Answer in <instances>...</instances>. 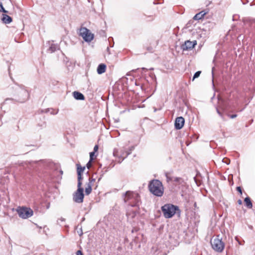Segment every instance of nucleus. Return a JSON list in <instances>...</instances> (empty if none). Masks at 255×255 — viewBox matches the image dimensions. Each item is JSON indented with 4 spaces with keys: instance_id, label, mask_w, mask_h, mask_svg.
Masks as SVG:
<instances>
[{
    "instance_id": "a211bd4d",
    "label": "nucleus",
    "mask_w": 255,
    "mask_h": 255,
    "mask_svg": "<svg viewBox=\"0 0 255 255\" xmlns=\"http://www.w3.org/2000/svg\"><path fill=\"white\" fill-rule=\"evenodd\" d=\"M244 201H245L246 206L248 208L251 209L252 208V207H253L252 203L251 201L250 198L249 197L245 198Z\"/></svg>"
},
{
    "instance_id": "7c9ffc66",
    "label": "nucleus",
    "mask_w": 255,
    "mask_h": 255,
    "mask_svg": "<svg viewBox=\"0 0 255 255\" xmlns=\"http://www.w3.org/2000/svg\"><path fill=\"white\" fill-rule=\"evenodd\" d=\"M76 255H83L82 252L79 250L76 252Z\"/></svg>"
},
{
    "instance_id": "bb28decb",
    "label": "nucleus",
    "mask_w": 255,
    "mask_h": 255,
    "mask_svg": "<svg viewBox=\"0 0 255 255\" xmlns=\"http://www.w3.org/2000/svg\"><path fill=\"white\" fill-rule=\"evenodd\" d=\"M216 110H217V112L218 113V114L221 117H223V114H222V113L220 111L219 108H216Z\"/></svg>"
},
{
    "instance_id": "9b49d317",
    "label": "nucleus",
    "mask_w": 255,
    "mask_h": 255,
    "mask_svg": "<svg viewBox=\"0 0 255 255\" xmlns=\"http://www.w3.org/2000/svg\"><path fill=\"white\" fill-rule=\"evenodd\" d=\"M196 44L197 42L195 40L193 41L187 40L181 46V48L183 51L191 50L194 47Z\"/></svg>"
},
{
    "instance_id": "f8f14e48",
    "label": "nucleus",
    "mask_w": 255,
    "mask_h": 255,
    "mask_svg": "<svg viewBox=\"0 0 255 255\" xmlns=\"http://www.w3.org/2000/svg\"><path fill=\"white\" fill-rule=\"evenodd\" d=\"M184 119L182 117H178L176 119L175 122V127L177 129L182 128L184 124Z\"/></svg>"
},
{
    "instance_id": "423d86ee",
    "label": "nucleus",
    "mask_w": 255,
    "mask_h": 255,
    "mask_svg": "<svg viewBox=\"0 0 255 255\" xmlns=\"http://www.w3.org/2000/svg\"><path fill=\"white\" fill-rule=\"evenodd\" d=\"M17 213L19 217L22 219H27L33 215V212L29 208L22 207H18L16 210Z\"/></svg>"
},
{
    "instance_id": "f03ea898",
    "label": "nucleus",
    "mask_w": 255,
    "mask_h": 255,
    "mask_svg": "<svg viewBox=\"0 0 255 255\" xmlns=\"http://www.w3.org/2000/svg\"><path fill=\"white\" fill-rule=\"evenodd\" d=\"M15 93L14 94L15 98H7L6 99L2 105L7 103L8 101H11V102H19L23 103L26 101L28 98V92L23 89L19 87H16L15 89Z\"/></svg>"
},
{
    "instance_id": "6e6552de",
    "label": "nucleus",
    "mask_w": 255,
    "mask_h": 255,
    "mask_svg": "<svg viewBox=\"0 0 255 255\" xmlns=\"http://www.w3.org/2000/svg\"><path fill=\"white\" fill-rule=\"evenodd\" d=\"M80 35L87 42H91L94 38V35L86 27L80 28Z\"/></svg>"
},
{
    "instance_id": "9d476101",
    "label": "nucleus",
    "mask_w": 255,
    "mask_h": 255,
    "mask_svg": "<svg viewBox=\"0 0 255 255\" xmlns=\"http://www.w3.org/2000/svg\"><path fill=\"white\" fill-rule=\"evenodd\" d=\"M139 206L131 207H129L127 213V216L128 217V219H133L137 214L139 213Z\"/></svg>"
},
{
    "instance_id": "cd10ccee",
    "label": "nucleus",
    "mask_w": 255,
    "mask_h": 255,
    "mask_svg": "<svg viewBox=\"0 0 255 255\" xmlns=\"http://www.w3.org/2000/svg\"><path fill=\"white\" fill-rule=\"evenodd\" d=\"M91 161H90V160H89V161L88 162V163L87 164V167L89 169L91 166Z\"/></svg>"
},
{
    "instance_id": "dca6fc26",
    "label": "nucleus",
    "mask_w": 255,
    "mask_h": 255,
    "mask_svg": "<svg viewBox=\"0 0 255 255\" xmlns=\"http://www.w3.org/2000/svg\"><path fill=\"white\" fill-rule=\"evenodd\" d=\"M73 95L75 99H76V100H84V95L79 92H77V91H75L73 93Z\"/></svg>"
},
{
    "instance_id": "aec40b11",
    "label": "nucleus",
    "mask_w": 255,
    "mask_h": 255,
    "mask_svg": "<svg viewBox=\"0 0 255 255\" xmlns=\"http://www.w3.org/2000/svg\"><path fill=\"white\" fill-rule=\"evenodd\" d=\"M59 49V46L58 45H56V44H52L51 45V46H50L48 50L51 52V53H52V52H55L56 50L58 49Z\"/></svg>"
},
{
    "instance_id": "393cba45",
    "label": "nucleus",
    "mask_w": 255,
    "mask_h": 255,
    "mask_svg": "<svg viewBox=\"0 0 255 255\" xmlns=\"http://www.w3.org/2000/svg\"><path fill=\"white\" fill-rule=\"evenodd\" d=\"M95 182V179L93 178V177L89 178V182L88 183H91V185H93V184L94 182Z\"/></svg>"
},
{
    "instance_id": "0eeeda50",
    "label": "nucleus",
    "mask_w": 255,
    "mask_h": 255,
    "mask_svg": "<svg viewBox=\"0 0 255 255\" xmlns=\"http://www.w3.org/2000/svg\"><path fill=\"white\" fill-rule=\"evenodd\" d=\"M82 182H78V189L73 196V200L76 203H81L83 201L84 195L83 188L81 187Z\"/></svg>"
},
{
    "instance_id": "f257e3e1",
    "label": "nucleus",
    "mask_w": 255,
    "mask_h": 255,
    "mask_svg": "<svg viewBox=\"0 0 255 255\" xmlns=\"http://www.w3.org/2000/svg\"><path fill=\"white\" fill-rule=\"evenodd\" d=\"M122 197L124 202L127 203L129 207L140 206L141 201L138 193L133 191H128L123 194Z\"/></svg>"
},
{
    "instance_id": "5701e85b",
    "label": "nucleus",
    "mask_w": 255,
    "mask_h": 255,
    "mask_svg": "<svg viewBox=\"0 0 255 255\" xmlns=\"http://www.w3.org/2000/svg\"><path fill=\"white\" fill-rule=\"evenodd\" d=\"M166 177L167 179V181L169 182L170 181H173V177H170L167 173H166Z\"/></svg>"
},
{
    "instance_id": "c756f323",
    "label": "nucleus",
    "mask_w": 255,
    "mask_h": 255,
    "mask_svg": "<svg viewBox=\"0 0 255 255\" xmlns=\"http://www.w3.org/2000/svg\"><path fill=\"white\" fill-rule=\"evenodd\" d=\"M98 149V145H96L94 147V152H96Z\"/></svg>"
},
{
    "instance_id": "b1692460",
    "label": "nucleus",
    "mask_w": 255,
    "mask_h": 255,
    "mask_svg": "<svg viewBox=\"0 0 255 255\" xmlns=\"http://www.w3.org/2000/svg\"><path fill=\"white\" fill-rule=\"evenodd\" d=\"M182 179L179 177H173V181L177 182H180Z\"/></svg>"
},
{
    "instance_id": "412c9836",
    "label": "nucleus",
    "mask_w": 255,
    "mask_h": 255,
    "mask_svg": "<svg viewBox=\"0 0 255 255\" xmlns=\"http://www.w3.org/2000/svg\"><path fill=\"white\" fill-rule=\"evenodd\" d=\"M201 73V71H199L196 72L194 75L193 80H194L195 78H198L200 76Z\"/></svg>"
},
{
    "instance_id": "6ab92c4d",
    "label": "nucleus",
    "mask_w": 255,
    "mask_h": 255,
    "mask_svg": "<svg viewBox=\"0 0 255 255\" xmlns=\"http://www.w3.org/2000/svg\"><path fill=\"white\" fill-rule=\"evenodd\" d=\"M92 187L91 183H87V186L85 188V193L86 195H89L92 192Z\"/></svg>"
},
{
    "instance_id": "20e7f679",
    "label": "nucleus",
    "mask_w": 255,
    "mask_h": 255,
    "mask_svg": "<svg viewBox=\"0 0 255 255\" xmlns=\"http://www.w3.org/2000/svg\"><path fill=\"white\" fill-rule=\"evenodd\" d=\"M161 210L165 218H170L175 215L177 211L179 210V208L177 206L167 204L161 207Z\"/></svg>"
},
{
    "instance_id": "a878e982",
    "label": "nucleus",
    "mask_w": 255,
    "mask_h": 255,
    "mask_svg": "<svg viewBox=\"0 0 255 255\" xmlns=\"http://www.w3.org/2000/svg\"><path fill=\"white\" fill-rule=\"evenodd\" d=\"M95 154V152L93 151V152H91L90 153V161H92L93 160V156Z\"/></svg>"
},
{
    "instance_id": "72a5a7b5",
    "label": "nucleus",
    "mask_w": 255,
    "mask_h": 255,
    "mask_svg": "<svg viewBox=\"0 0 255 255\" xmlns=\"http://www.w3.org/2000/svg\"><path fill=\"white\" fill-rule=\"evenodd\" d=\"M64 219H61V221H64Z\"/></svg>"
},
{
    "instance_id": "c85d7f7f",
    "label": "nucleus",
    "mask_w": 255,
    "mask_h": 255,
    "mask_svg": "<svg viewBox=\"0 0 255 255\" xmlns=\"http://www.w3.org/2000/svg\"><path fill=\"white\" fill-rule=\"evenodd\" d=\"M237 190L239 192H240V193L241 194H242V189H241V188L240 187H237Z\"/></svg>"
},
{
    "instance_id": "7ed1b4c3",
    "label": "nucleus",
    "mask_w": 255,
    "mask_h": 255,
    "mask_svg": "<svg viewBox=\"0 0 255 255\" xmlns=\"http://www.w3.org/2000/svg\"><path fill=\"white\" fill-rule=\"evenodd\" d=\"M150 192L154 195L161 197L164 192V187L161 182L158 180H152L148 185Z\"/></svg>"
},
{
    "instance_id": "2eb2a0df",
    "label": "nucleus",
    "mask_w": 255,
    "mask_h": 255,
    "mask_svg": "<svg viewBox=\"0 0 255 255\" xmlns=\"http://www.w3.org/2000/svg\"><path fill=\"white\" fill-rule=\"evenodd\" d=\"M2 21L5 24L10 23L12 21V18L7 14H2Z\"/></svg>"
},
{
    "instance_id": "4be33fe9",
    "label": "nucleus",
    "mask_w": 255,
    "mask_h": 255,
    "mask_svg": "<svg viewBox=\"0 0 255 255\" xmlns=\"http://www.w3.org/2000/svg\"><path fill=\"white\" fill-rule=\"evenodd\" d=\"M0 11H2L3 12H4V13L7 12V11L5 10V9L3 8L1 2H0Z\"/></svg>"
},
{
    "instance_id": "39448f33",
    "label": "nucleus",
    "mask_w": 255,
    "mask_h": 255,
    "mask_svg": "<svg viewBox=\"0 0 255 255\" xmlns=\"http://www.w3.org/2000/svg\"><path fill=\"white\" fill-rule=\"evenodd\" d=\"M211 244L212 248L219 253H221L225 248V244L219 236L212 239L211 241Z\"/></svg>"
},
{
    "instance_id": "4468645a",
    "label": "nucleus",
    "mask_w": 255,
    "mask_h": 255,
    "mask_svg": "<svg viewBox=\"0 0 255 255\" xmlns=\"http://www.w3.org/2000/svg\"><path fill=\"white\" fill-rule=\"evenodd\" d=\"M106 65L104 64H100L97 68V73L102 74L106 71Z\"/></svg>"
},
{
    "instance_id": "1a4fd4ad",
    "label": "nucleus",
    "mask_w": 255,
    "mask_h": 255,
    "mask_svg": "<svg viewBox=\"0 0 255 255\" xmlns=\"http://www.w3.org/2000/svg\"><path fill=\"white\" fill-rule=\"evenodd\" d=\"M129 153L125 151V149L121 148L119 150L118 149H114L113 151V155L115 157L119 158V162H121L123 159L126 158Z\"/></svg>"
},
{
    "instance_id": "473e14b6",
    "label": "nucleus",
    "mask_w": 255,
    "mask_h": 255,
    "mask_svg": "<svg viewBox=\"0 0 255 255\" xmlns=\"http://www.w3.org/2000/svg\"><path fill=\"white\" fill-rule=\"evenodd\" d=\"M238 203L239 204V205H241L242 204V201L241 200H239L238 201Z\"/></svg>"
},
{
    "instance_id": "2f4dec72",
    "label": "nucleus",
    "mask_w": 255,
    "mask_h": 255,
    "mask_svg": "<svg viewBox=\"0 0 255 255\" xmlns=\"http://www.w3.org/2000/svg\"><path fill=\"white\" fill-rule=\"evenodd\" d=\"M237 117V115H232L230 116L231 119H234Z\"/></svg>"
},
{
    "instance_id": "f3484780",
    "label": "nucleus",
    "mask_w": 255,
    "mask_h": 255,
    "mask_svg": "<svg viewBox=\"0 0 255 255\" xmlns=\"http://www.w3.org/2000/svg\"><path fill=\"white\" fill-rule=\"evenodd\" d=\"M206 14V12L204 11H200V12L197 13L193 17L194 20H199L202 18Z\"/></svg>"
},
{
    "instance_id": "ddd939ff",
    "label": "nucleus",
    "mask_w": 255,
    "mask_h": 255,
    "mask_svg": "<svg viewBox=\"0 0 255 255\" xmlns=\"http://www.w3.org/2000/svg\"><path fill=\"white\" fill-rule=\"evenodd\" d=\"M77 174H78V182H82V173L83 172L85 167H82L80 164H77Z\"/></svg>"
}]
</instances>
